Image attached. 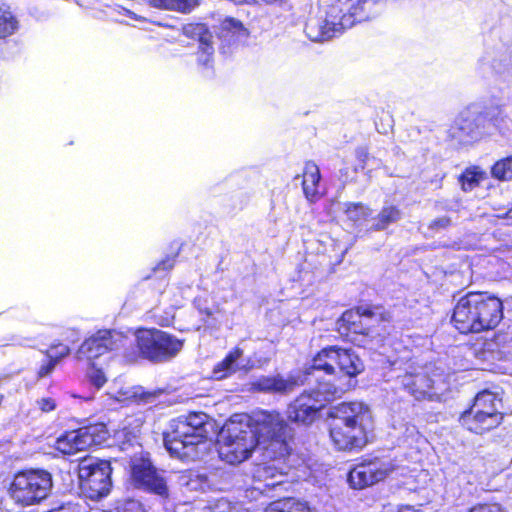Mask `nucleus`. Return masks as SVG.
<instances>
[{
	"label": "nucleus",
	"instance_id": "3c124183",
	"mask_svg": "<svg viewBox=\"0 0 512 512\" xmlns=\"http://www.w3.org/2000/svg\"><path fill=\"white\" fill-rule=\"evenodd\" d=\"M510 64H512V60H511V59L509 60V65H510ZM506 66H508V64H507Z\"/></svg>",
	"mask_w": 512,
	"mask_h": 512
},
{
	"label": "nucleus",
	"instance_id": "c9c22d12",
	"mask_svg": "<svg viewBox=\"0 0 512 512\" xmlns=\"http://www.w3.org/2000/svg\"><path fill=\"white\" fill-rule=\"evenodd\" d=\"M233 504L227 499H219L214 504L208 506L206 510L208 512H229Z\"/></svg>",
	"mask_w": 512,
	"mask_h": 512
},
{
	"label": "nucleus",
	"instance_id": "7ed1b4c3",
	"mask_svg": "<svg viewBox=\"0 0 512 512\" xmlns=\"http://www.w3.org/2000/svg\"><path fill=\"white\" fill-rule=\"evenodd\" d=\"M330 438L338 450L359 449L373 428L372 412L362 402H343L331 412Z\"/></svg>",
	"mask_w": 512,
	"mask_h": 512
},
{
	"label": "nucleus",
	"instance_id": "f257e3e1",
	"mask_svg": "<svg viewBox=\"0 0 512 512\" xmlns=\"http://www.w3.org/2000/svg\"><path fill=\"white\" fill-rule=\"evenodd\" d=\"M291 436V429L276 411L234 414L219 434L218 452L232 465L247 460L257 447L264 450L265 457L278 459L289 454Z\"/></svg>",
	"mask_w": 512,
	"mask_h": 512
},
{
	"label": "nucleus",
	"instance_id": "2f4dec72",
	"mask_svg": "<svg viewBox=\"0 0 512 512\" xmlns=\"http://www.w3.org/2000/svg\"><path fill=\"white\" fill-rule=\"evenodd\" d=\"M18 29V21L12 12L5 7H0V38L12 35Z\"/></svg>",
	"mask_w": 512,
	"mask_h": 512
},
{
	"label": "nucleus",
	"instance_id": "f03ea898",
	"mask_svg": "<svg viewBox=\"0 0 512 512\" xmlns=\"http://www.w3.org/2000/svg\"><path fill=\"white\" fill-rule=\"evenodd\" d=\"M378 0H336L324 17L310 18L305 26L307 36L315 42L329 40L355 23L369 20Z\"/></svg>",
	"mask_w": 512,
	"mask_h": 512
},
{
	"label": "nucleus",
	"instance_id": "ddd939ff",
	"mask_svg": "<svg viewBox=\"0 0 512 512\" xmlns=\"http://www.w3.org/2000/svg\"><path fill=\"white\" fill-rule=\"evenodd\" d=\"M131 477L136 487L161 497L168 496L166 479L153 467L149 459L134 458L131 464Z\"/></svg>",
	"mask_w": 512,
	"mask_h": 512
},
{
	"label": "nucleus",
	"instance_id": "e433bc0d",
	"mask_svg": "<svg viewBox=\"0 0 512 512\" xmlns=\"http://www.w3.org/2000/svg\"><path fill=\"white\" fill-rule=\"evenodd\" d=\"M468 512H506L497 504H479L468 510Z\"/></svg>",
	"mask_w": 512,
	"mask_h": 512
},
{
	"label": "nucleus",
	"instance_id": "393cba45",
	"mask_svg": "<svg viewBox=\"0 0 512 512\" xmlns=\"http://www.w3.org/2000/svg\"><path fill=\"white\" fill-rule=\"evenodd\" d=\"M254 477L264 482L265 487H275L282 483L283 473L275 464L265 463L256 468Z\"/></svg>",
	"mask_w": 512,
	"mask_h": 512
},
{
	"label": "nucleus",
	"instance_id": "49530a36",
	"mask_svg": "<svg viewBox=\"0 0 512 512\" xmlns=\"http://www.w3.org/2000/svg\"><path fill=\"white\" fill-rule=\"evenodd\" d=\"M172 267V264L170 261H163L157 266V269H170Z\"/></svg>",
	"mask_w": 512,
	"mask_h": 512
},
{
	"label": "nucleus",
	"instance_id": "1a4fd4ad",
	"mask_svg": "<svg viewBox=\"0 0 512 512\" xmlns=\"http://www.w3.org/2000/svg\"><path fill=\"white\" fill-rule=\"evenodd\" d=\"M136 343L140 354L154 362H164L175 357L183 342L173 335L158 329H140L136 332Z\"/></svg>",
	"mask_w": 512,
	"mask_h": 512
},
{
	"label": "nucleus",
	"instance_id": "8fccbe9b",
	"mask_svg": "<svg viewBox=\"0 0 512 512\" xmlns=\"http://www.w3.org/2000/svg\"><path fill=\"white\" fill-rule=\"evenodd\" d=\"M263 1L268 4H274V3L280 2L281 0H263Z\"/></svg>",
	"mask_w": 512,
	"mask_h": 512
},
{
	"label": "nucleus",
	"instance_id": "c756f323",
	"mask_svg": "<svg viewBox=\"0 0 512 512\" xmlns=\"http://www.w3.org/2000/svg\"><path fill=\"white\" fill-rule=\"evenodd\" d=\"M183 34L189 38L198 39L200 46L210 49L212 34L204 24H187L183 27ZM208 52V50H206Z\"/></svg>",
	"mask_w": 512,
	"mask_h": 512
},
{
	"label": "nucleus",
	"instance_id": "dca6fc26",
	"mask_svg": "<svg viewBox=\"0 0 512 512\" xmlns=\"http://www.w3.org/2000/svg\"><path fill=\"white\" fill-rule=\"evenodd\" d=\"M452 322L461 333H478V293H468L458 300Z\"/></svg>",
	"mask_w": 512,
	"mask_h": 512
},
{
	"label": "nucleus",
	"instance_id": "2eb2a0df",
	"mask_svg": "<svg viewBox=\"0 0 512 512\" xmlns=\"http://www.w3.org/2000/svg\"><path fill=\"white\" fill-rule=\"evenodd\" d=\"M401 385L407 390L415 399L421 400L427 397H432L438 391H442V377L434 375L430 377L426 369L421 368L415 372H407L400 378Z\"/></svg>",
	"mask_w": 512,
	"mask_h": 512
},
{
	"label": "nucleus",
	"instance_id": "a19ab883",
	"mask_svg": "<svg viewBox=\"0 0 512 512\" xmlns=\"http://www.w3.org/2000/svg\"><path fill=\"white\" fill-rule=\"evenodd\" d=\"M57 362L56 360H52L51 358H47V362L43 363L38 371V376L40 378L48 376L55 368Z\"/></svg>",
	"mask_w": 512,
	"mask_h": 512
},
{
	"label": "nucleus",
	"instance_id": "58836bf2",
	"mask_svg": "<svg viewBox=\"0 0 512 512\" xmlns=\"http://www.w3.org/2000/svg\"><path fill=\"white\" fill-rule=\"evenodd\" d=\"M117 512H145L142 504L136 500H128Z\"/></svg>",
	"mask_w": 512,
	"mask_h": 512
},
{
	"label": "nucleus",
	"instance_id": "6e6552de",
	"mask_svg": "<svg viewBox=\"0 0 512 512\" xmlns=\"http://www.w3.org/2000/svg\"><path fill=\"white\" fill-rule=\"evenodd\" d=\"M52 489V476L44 470H29L15 475L9 488L11 499L26 507L46 499Z\"/></svg>",
	"mask_w": 512,
	"mask_h": 512
},
{
	"label": "nucleus",
	"instance_id": "4be33fe9",
	"mask_svg": "<svg viewBox=\"0 0 512 512\" xmlns=\"http://www.w3.org/2000/svg\"><path fill=\"white\" fill-rule=\"evenodd\" d=\"M402 218V211L393 204H386L380 212L372 218L370 229L372 231H383L390 225L397 223Z\"/></svg>",
	"mask_w": 512,
	"mask_h": 512
},
{
	"label": "nucleus",
	"instance_id": "f8f14e48",
	"mask_svg": "<svg viewBox=\"0 0 512 512\" xmlns=\"http://www.w3.org/2000/svg\"><path fill=\"white\" fill-rule=\"evenodd\" d=\"M396 469L390 460L373 459L364 461L348 474V481L355 489H362L386 479Z\"/></svg>",
	"mask_w": 512,
	"mask_h": 512
},
{
	"label": "nucleus",
	"instance_id": "39448f33",
	"mask_svg": "<svg viewBox=\"0 0 512 512\" xmlns=\"http://www.w3.org/2000/svg\"><path fill=\"white\" fill-rule=\"evenodd\" d=\"M502 399L495 392L484 390L479 392L472 407L461 416L462 425L471 432L482 434L497 427L502 419L499 411Z\"/></svg>",
	"mask_w": 512,
	"mask_h": 512
},
{
	"label": "nucleus",
	"instance_id": "c85d7f7f",
	"mask_svg": "<svg viewBox=\"0 0 512 512\" xmlns=\"http://www.w3.org/2000/svg\"><path fill=\"white\" fill-rule=\"evenodd\" d=\"M179 481L188 491H204L208 487L207 477L195 471L183 473Z\"/></svg>",
	"mask_w": 512,
	"mask_h": 512
},
{
	"label": "nucleus",
	"instance_id": "72a5a7b5",
	"mask_svg": "<svg viewBox=\"0 0 512 512\" xmlns=\"http://www.w3.org/2000/svg\"><path fill=\"white\" fill-rule=\"evenodd\" d=\"M89 382L96 388L100 389L107 382V377L101 368H98L95 363L87 371Z\"/></svg>",
	"mask_w": 512,
	"mask_h": 512
},
{
	"label": "nucleus",
	"instance_id": "4468645a",
	"mask_svg": "<svg viewBox=\"0 0 512 512\" xmlns=\"http://www.w3.org/2000/svg\"><path fill=\"white\" fill-rule=\"evenodd\" d=\"M488 116L489 114L484 113L478 105L468 106L456 118L452 136L460 141L477 139Z\"/></svg>",
	"mask_w": 512,
	"mask_h": 512
},
{
	"label": "nucleus",
	"instance_id": "4c0bfd02",
	"mask_svg": "<svg viewBox=\"0 0 512 512\" xmlns=\"http://www.w3.org/2000/svg\"><path fill=\"white\" fill-rule=\"evenodd\" d=\"M450 224H451L450 218L447 216H443V217L433 220L429 225V229H431L435 232H438L442 229H446L447 227L450 226Z\"/></svg>",
	"mask_w": 512,
	"mask_h": 512
},
{
	"label": "nucleus",
	"instance_id": "5701e85b",
	"mask_svg": "<svg viewBox=\"0 0 512 512\" xmlns=\"http://www.w3.org/2000/svg\"><path fill=\"white\" fill-rule=\"evenodd\" d=\"M145 2L152 8L182 14H189L200 5V0H145Z\"/></svg>",
	"mask_w": 512,
	"mask_h": 512
},
{
	"label": "nucleus",
	"instance_id": "0eeeda50",
	"mask_svg": "<svg viewBox=\"0 0 512 512\" xmlns=\"http://www.w3.org/2000/svg\"><path fill=\"white\" fill-rule=\"evenodd\" d=\"M337 369L346 376L354 377L363 371L364 365L352 350L327 347L313 358L308 375L319 381L321 373L334 376Z\"/></svg>",
	"mask_w": 512,
	"mask_h": 512
},
{
	"label": "nucleus",
	"instance_id": "a211bd4d",
	"mask_svg": "<svg viewBox=\"0 0 512 512\" xmlns=\"http://www.w3.org/2000/svg\"><path fill=\"white\" fill-rule=\"evenodd\" d=\"M380 320H387L382 311L364 307H360L356 311H346L341 317L342 324L348 331L355 334H369L371 324Z\"/></svg>",
	"mask_w": 512,
	"mask_h": 512
},
{
	"label": "nucleus",
	"instance_id": "bb28decb",
	"mask_svg": "<svg viewBox=\"0 0 512 512\" xmlns=\"http://www.w3.org/2000/svg\"><path fill=\"white\" fill-rule=\"evenodd\" d=\"M263 512H313L306 502L287 498L270 503Z\"/></svg>",
	"mask_w": 512,
	"mask_h": 512
},
{
	"label": "nucleus",
	"instance_id": "79ce46f5",
	"mask_svg": "<svg viewBox=\"0 0 512 512\" xmlns=\"http://www.w3.org/2000/svg\"><path fill=\"white\" fill-rule=\"evenodd\" d=\"M200 48V56H199V62L205 66H207L211 60V57H212V54H213V47L212 45L210 44V49H208V52L210 53H207V49L206 46H199Z\"/></svg>",
	"mask_w": 512,
	"mask_h": 512
},
{
	"label": "nucleus",
	"instance_id": "a878e982",
	"mask_svg": "<svg viewBox=\"0 0 512 512\" xmlns=\"http://www.w3.org/2000/svg\"><path fill=\"white\" fill-rule=\"evenodd\" d=\"M111 396L118 402L128 403L133 401L148 402L150 398L154 397V394L144 392L142 387L125 386L112 392Z\"/></svg>",
	"mask_w": 512,
	"mask_h": 512
},
{
	"label": "nucleus",
	"instance_id": "cd10ccee",
	"mask_svg": "<svg viewBox=\"0 0 512 512\" xmlns=\"http://www.w3.org/2000/svg\"><path fill=\"white\" fill-rule=\"evenodd\" d=\"M343 212L353 224H362L372 216V210L363 203L347 202L343 204Z\"/></svg>",
	"mask_w": 512,
	"mask_h": 512
},
{
	"label": "nucleus",
	"instance_id": "f704fd0d",
	"mask_svg": "<svg viewBox=\"0 0 512 512\" xmlns=\"http://www.w3.org/2000/svg\"><path fill=\"white\" fill-rule=\"evenodd\" d=\"M70 352V349L67 345L64 344H57L51 346L46 351L47 358H51L52 360L60 361L63 357L67 356Z\"/></svg>",
	"mask_w": 512,
	"mask_h": 512
},
{
	"label": "nucleus",
	"instance_id": "37998d69",
	"mask_svg": "<svg viewBox=\"0 0 512 512\" xmlns=\"http://www.w3.org/2000/svg\"><path fill=\"white\" fill-rule=\"evenodd\" d=\"M225 26L229 29H234V30H245L243 28V25L240 21L238 20H235V19H228L225 21Z\"/></svg>",
	"mask_w": 512,
	"mask_h": 512
},
{
	"label": "nucleus",
	"instance_id": "6ab92c4d",
	"mask_svg": "<svg viewBox=\"0 0 512 512\" xmlns=\"http://www.w3.org/2000/svg\"><path fill=\"white\" fill-rule=\"evenodd\" d=\"M114 347L112 332L100 330L82 343L76 355L79 360L92 361L113 350Z\"/></svg>",
	"mask_w": 512,
	"mask_h": 512
},
{
	"label": "nucleus",
	"instance_id": "20e7f679",
	"mask_svg": "<svg viewBox=\"0 0 512 512\" xmlns=\"http://www.w3.org/2000/svg\"><path fill=\"white\" fill-rule=\"evenodd\" d=\"M207 415L193 413L184 418L172 420L169 430L164 432L163 441L169 454L181 460H195L208 442Z\"/></svg>",
	"mask_w": 512,
	"mask_h": 512
},
{
	"label": "nucleus",
	"instance_id": "9b49d317",
	"mask_svg": "<svg viewBox=\"0 0 512 512\" xmlns=\"http://www.w3.org/2000/svg\"><path fill=\"white\" fill-rule=\"evenodd\" d=\"M109 433L103 423H97L65 433L55 441V449L67 455L102 445Z\"/></svg>",
	"mask_w": 512,
	"mask_h": 512
},
{
	"label": "nucleus",
	"instance_id": "c03bdc74",
	"mask_svg": "<svg viewBox=\"0 0 512 512\" xmlns=\"http://www.w3.org/2000/svg\"><path fill=\"white\" fill-rule=\"evenodd\" d=\"M195 304H196L197 308L200 310V312H201V313H203V314H205V315H207V316H211V315H212V311H211L210 309H208V308H205V309H204V308H202V307L200 306V304H199V300H197V301L195 302Z\"/></svg>",
	"mask_w": 512,
	"mask_h": 512
},
{
	"label": "nucleus",
	"instance_id": "de8ad7c7",
	"mask_svg": "<svg viewBox=\"0 0 512 512\" xmlns=\"http://www.w3.org/2000/svg\"><path fill=\"white\" fill-rule=\"evenodd\" d=\"M229 512H248L243 509L240 505H232Z\"/></svg>",
	"mask_w": 512,
	"mask_h": 512
},
{
	"label": "nucleus",
	"instance_id": "b1692460",
	"mask_svg": "<svg viewBox=\"0 0 512 512\" xmlns=\"http://www.w3.org/2000/svg\"><path fill=\"white\" fill-rule=\"evenodd\" d=\"M320 181V171L313 162H307L303 172V191L305 196L313 200L318 195V185Z\"/></svg>",
	"mask_w": 512,
	"mask_h": 512
},
{
	"label": "nucleus",
	"instance_id": "ea45409f",
	"mask_svg": "<svg viewBox=\"0 0 512 512\" xmlns=\"http://www.w3.org/2000/svg\"><path fill=\"white\" fill-rule=\"evenodd\" d=\"M37 406L42 412H51L56 408V401L53 398H41L37 400Z\"/></svg>",
	"mask_w": 512,
	"mask_h": 512
},
{
	"label": "nucleus",
	"instance_id": "09e8293b",
	"mask_svg": "<svg viewBox=\"0 0 512 512\" xmlns=\"http://www.w3.org/2000/svg\"><path fill=\"white\" fill-rule=\"evenodd\" d=\"M493 68L496 70L497 73H502L504 71V68L495 64L493 65Z\"/></svg>",
	"mask_w": 512,
	"mask_h": 512
},
{
	"label": "nucleus",
	"instance_id": "7c9ffc66",
	"mask_svg": "<svg viewBox=\"0 0 512 512\" xmlns=\"http://www.w3.org/2000/svg\"><path fill=\"white\" fill-rule=\"evenodd\" d=\"M487 178L486 172L479 167H471L466 169L461 177L460 182L464 191H471Z\"/></svg>",
	"mask_w": 512,
	"mask_h": 512
},
{
	"label": "nucleus",
	"instance_id": "f3484780",
	"mask_svg": "<svg viewBox=\"0 0 512 512\" xmlns=\"http://www.w3.org/2000/svg\"><path fill=\"white\" fill-rule=\"evenodd\" d=\"M503 318V304L497 297L478 293V333L494 329Z\"/></svg>",
	"mask_w": 512,
	"mask_h": 512
},
{
	"label": "nucleus",
	"instance_id": "aec40b11",
	"mask_svg": "<svg viewBox=\"0 0 512 512\" xmlns=\"http://www.w3.org/2000/svg\"><path fill=\"white\" fill-rule=\"evenodd\" d=\"M240 370L247 371L246 364L243 363V350L236 347L231 350L226 357L218 362L212 370V378L223 380Z\"/></svg>",
	"mask_w": 512,
	"mask_h": 512
},
{
	"label": "nucleus",
	"instance_id": "423d86ee",
	"mask_svg": "<svg viewBox=\"0 0 512 512\" xmlns=\"http://www.w3.org/2000/svg\"><path fill=\"white\" fill-rule=\"evenodd\" d=\"M344 390L330 381L319 382L316 389L305 391L287 409V417L292 422L311 424L325 403L339 396Z\"/></svg>",
	"mask_w": 512,
	"mask_h": 512
},
{
	"label": "nucleus",
	"instance_id": "a18cd8bd",
	"mask_svg": "<svg viewBox=\"0 0 512 512\" xmlns=\"http://www.w3.org/2000/svg\"><path fill=\"white\" fill-rule=\"evenodd\" d=\"M496 216L498 218H512V208L506 212L498 213Z\"/></svg>",
	"mask_w": 512,
	"mask_h": 512
},
{
	"label": "nucleus",
	"instance_id": "412c9836",
	"mask_svg": "<svg viewBox=\"0 0 512 512\" xmlns=\"http://www.w3.org/2000/svg\"><path fill=\"white\" fill-rule=\"evenodd\" d=\"M296 386L293 378H284L280 375L262 376L252 383L253 389L267 393H286Z\"/></svg>",
	"mask_w": 512,
	"mask_h": 512
},
{
	"label": "nucleus",
	"instance_id": "9d476101",
	"mask_svg": "<svg viewBox=\"0 0 512 512\" xmlns=\"http://www.w3.org/2000/svg\"><path fill=\"white\" fill-rule=\"evenodd\" d=\"M111 465L107 460L83 459L78 465L82 493L91 500H98L110 492Z\"/></svg>",
	"mask_w": 512,
	"mask_h": 512
},
{
	"label": "nucleus",
	"instance_id": "473e14b6",
	"mask_svg": "<svg viewBox=\"0 0 512 512\" xmlns=\"http://www.w3.org/2000/svg\"><path fill=\"white\" fill-rule=\"evenodd\" d=\"M491 175L500 181L512 180V155L497 161L491 168Z\"/></svg>",
	"mask_w": 512,
	"mask_h": 512
}]
</instances>
